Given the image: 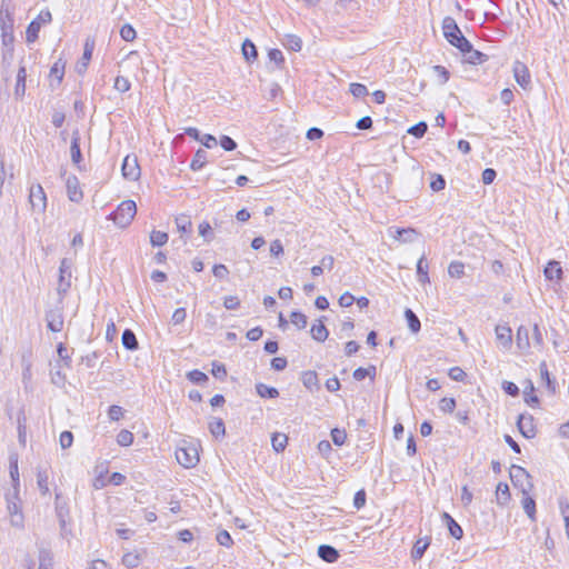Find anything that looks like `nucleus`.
Listing matches in <instances>:
<instances>
[{"label":"nucleus","instance_id":"53","mask_svg":"<svg viewBox=\"0 0 569 569\" xmlns=\"http://www.w3.org/2000/svg\"><path fill=\"white\" fill-rule=\"evenodd\" d=\"M176 224H177V229L180 231V232H190L191 231V221L189 219V217L187 216H180V217H177L176 218Z\"/></svg>","mask_w":569,"mask_h":569},{"label":"nucleus","instance_id":"35","mask_svg":"<svg viewBox=\"0 0 569 569\" xmlns=\"http://www.w3.org/2000/svg\"><path fill=\"white\" fill-rule=\"evenodd\" d=\"M430 545V541L428 538L426 539H418L412 548V551H411V557L417 560V559H421L425 551L427 550V548L429 547Z\"/></svg>","mask_w":569,"mask_h":569},{"label":"nucleus","instance_id":"23","mask_svg":"<svg viewBox=\"0 0 569 569\" xmlns=\"http://www.w3.org/2000/svg\"><path fill=\"white\" fill-rule=\"evenodd\" d=\"M93 52V42H89L88 40L84 43L83 54L81 61L77 64L78 73H83L87 70L89 61L91 60Z\"/></svg>","mask_w":569,"mask_h":569},{"label":"nucleus","instance_id":"48","mask_svg":"<svg viewBox=\"0 0 569 569\" xmlns=\"http://www.w3.org/2000/svg\"><path fill=\"white\" fill-rule=\"evenodd\" d=\"M133 438L131 431L123 429L117 435V443L122 447H128L133 442Z\"/></svg>","mask_w":569,"mask_h":569},{"label":"nucleus","instance_id":"10","mask_svg":"<svg viewBox=\"0 0 569 569\" xmlns=\"http://www.w3.org/2000/svg\"><path fill=\"white\" fill-rule=\"evenodd\" d=\"M512 71L516 82L521 88L527 89L531 82V77L528 67L523 62L517 60L513 63Z\"/></svg>","mask_w":569,"mask_h":569},{"label":"nucleus","instance_id":"24","mask_svg":"<svg viewBox=\"0 0 569 569\" xmlns=\"http://www.w3.org/2000/svg\"><path fill=\"white\" fill-rule=\"evenodd\" d=\"M301 381L303 386L310 391L319 390V379L315 371H305L301 377Z\"/></svg>","mask_w":569,"mask_h":569},{"label":"nucleus","instance_id":"19","mask_svg":"<svg viewBox=\"0 0 569 569\" xmlns=\"http://www.w3.org/2000/svg\"><path fill=\"white\" fill-rule=\"evenodd\" d=\"M543 272L545 277L550 281H560L563 273L560 262L556 260L549 261Z\"/></svg>","mask_w":569,"mask_h":569},{"label":"nucleus","instance_id":"51","mask_svg":"<svg viewBox=\"0 0 569 569\" xmlns=\"http://www.w3.org/2000/svg\"><path fill=\"white\" fill-rule=\"evenodd\" d=\"M456 408V400L453 398L445 397L439 401V409L445 413H452Z\"/></svg>","mask_w":569,"mask_h":569},{"label":"nucleus","instance_id":"44","mask_svg":"<svg viewBox=\"0 0 569 569\" xmlns=\"http://www.w3.org/2000/svg\"><path fill=\"white\" fill-rule=\"evenodd\" d=\"M209 430L211 435L216 438L223 436L226 433V428L222 419L217 418L209 423Z\"/></svg>","mask_w":569,"mask_h":569},{"label":"nucleus","instance_id":"32","mask_svg":"<svg viewBox=\"0 0 569 569\" xmlns=\"http://www.w3.org/2000/svg\"><path fill=\"white\" fill-rule=\"evenodd\" d=\"M122 345L128 350H137L139 347L134 332L130 329H126L122 333Z\"/></svg>","mask_w":569,"mask_h":569},{"label":"nucleus","instance_id":"31","mask_svg":"<svg viewBox=\"0 0 569 569\" xmlns=\"http://www.w3.org/2000/svg\"><path fill=\"white\" fill-rule=\"evenodd\" d=\"M64 76V63L61 60H58L53 63L50 69V81L51 86H53L52 81L56 80L57 84H60Z\"/></svg>","mask_w":569,"mask_h":569},{"label":"nucleus","instance_id":"21","mask_svg":"<svg viewBox=\"0 0 569 569\" xmlns=\"http://www.w3.org/2000/svg\"><path fill=\"white\" fill-rule=\"evenodd\" d=\"M318 556L326 562H336L339 558V552L336 548L329 545H321L318 548Z\"/></svg>","mask_w":569,"mask_h":569},{"label":"nucleus","instance_id":"17","mask_svg":"<svg viewBox=\"0 0 569 569\" xmlns=\"http://www.w3.org/2000/svg\"><path fill=\"white\" fill-rule=\"evenodd\" d=\"M80 132L79 130H74L72 132L71 138V146H70V153H71V160L73 164H76L79 169H81V161H82V153L80 149Z\"/></svg>","mask_w":569,"mask_h":569},{"label":"nucleus","instance_id":"50","mask_svg":"<svg viewBox=\"0 0 569 569\" xmlns=\"http://www.w3.org/2000/svg\"><path fill=\"white\" fill-rule=\"evenodd\" d=\"M120 37L124 40V41H133L137 37V32L134 30V28L129 24V23H126L121 27L120 29Z\"/></svg>","mask_w":569,"mask_h":569},{"label":"nucleus","instance_id":"56","mask_svg":"<svg viewBox=\"0 0 569 569\" xmlns=\"http://www.w3.org/2000/svg\"><path fill=\"white\" fill-rule=\"evenodd\" d=\"M428 126L426 122H419L411 128H409L408 133L415 136L416 138H422L427 132Z\"/></svg>","mask_w":569,"mask_h":569},{"label":"nucleus","instance_id":"46","mask_svg":"<svg viewBox=\"0 0 569 569\" xmlns=\"http://www.w3.org/2000/svg\"><path fill=\"white\" fill-rule=\"evenodd\" d=\"M290 321L298 329H305L307 327L308 320L306 315L299 311H293L290 315Z\"/></svg>","mask_w":569,"mask_h":569},{"label":"nucleus","instance_id":"16","mask_svg":"<svg viewBox=\"0 0 569 569\" xmlns=\"http://www.w3.org/2000/svg\"><path fill=\"white\" fill-rule=\"evenodd\" d=\"M13 23L14 21H0L2 44L10 51L14 42Z\"/></svg>","mask_w":569,"mask_h":569},{"label":"nucleus","instance_id":"54","mask_svg":"<svg viewBox=\"0 0 569 569\" xmlns=\"http://www.w3.org/2000/svg\"><path fill=\"white\" fill-rule=\"evenodd\" d=\"M349 90L351 94L356 98H362L368 94V89L362 83H351Z\"/></svg>","mask_w":569,"mask_h":569},{"label":"nucleus","instance_id":"3","mask_svg":"<svg viewBox=\"0 0 569 569\" xmlns=\"http://www.w3.org/2000/svg\"><path fill=\"white\" fill-rule=\"evenodd\" d=\"M137 213V204L133 200L122 201L118 208L108 216V219L121 228L128 227Z\"/></svg>","mask_w":569,"mask_h":569},{"label":"nucleus","instance_id":"63","mask_svg":"<svg viewBox=\"0 0 569 569\" xmlns=\"http://www.w3.org/2000/svg\"><path fill=\"white\" fill-rule=\"evenodd\" d=\"M187 311L184 308H178L174 310L171 321L173 325H180L186 320Z\"/></svg>","mask_w":569,"mask_h":569},{"label":"nucleus","instance_id":"36","mask_svg":"<svg viewBox=\"0 0 569 569\" xmlns=\"http://www.w3.org/2000/svg\"><path fill=\"white\" fill-rule=\"evenodd\" d=\"M256 390L261 398H277L279 396L278 389L269 387L264 383L256 385Z\"/></svg>","mask_w":569,"mask_h":569},{"label":"nucleus","instance_id":"13","mask_svg":"<svg viewBox=\"0 0 569 569\" xmlns=\"http://www.w3.org/2000/svg\"><path fill=\"white\" fill-rule=\"evenodd\" d=\"M518 429L520 433L527 438L531 439L536 437L537 430L535 426V420L532 416L520 415L517 421Z\"/></svg>","mask_w":569,"mask_h":569},{"label":"nucleus","instance_id":"41","mask_svg":"<svg viewBox=\"0 0 569 569\" xmlns=\"http://www.w3.org/2000/svg\"><path fill=\"white\" fill-rule=\"evenodd\" d=\"M41 27L38 21H31L26 31V41L32 43L38 39Z\"/></svg>","mask_w":569,"mask_h":569},{"label":"nucleus","instance_id":"60","mask_svg":"<svg viewBox=\"0 0 569 569\" xmlns=\"http://www.w3.org/2000/svg\"><path fill=\"white\" fill-rule=\"evenodd\" d=\"M60 446L62 449H68L72 446L73 442V435L70 431H63L60 435Z\"/></svg>","mask_w":569,"mask_h":569},{"label":"nucleus","instance_id":"9","mask_svg":"<svg viewBox=\"0 0 569 569\" xmlns=\"http://www.w3.org/2000/svg\"><path fill=\"white\" fill-rule=\"evenodd\" d=\"M390 236L400 243H411L418 239L419 232L413 228H389Z\"/></svg>","mask_w":569,"mask_h":569},{"label":"nucleus","instance_id":"12","mask_svg":"<svg viewBox=\"0 0 569 569\" xmlns=\"http://www.w3.org/2000/svg\"><path fill=\"white\" fill-rule=\"evenodd\" d=\"M67 194L70 201L79 203L83 199L79 179L71 174L66 179Z\"/></svg>","mask_w":569,"mask_h":569},{"label":"nucleus","instance_id":"11","mask_svg":"<svg viewBox=\"0 0 569 569\" xmlns=\"http://www.w3.org/2000/svg\"><path fill=\"white\" fill-rule=\"evenodd\" d=\"M48 329L52 332H60L63 329V315L61 308L50 309L46 313Z\"/></svg>","mask_w":569,"mask_h":569},{"label":"nucleus","instance_id":"58","mask_svg":"<svg viewBox=\"0 0 569 569\" xmlns=\"http://www.w3.org/2000/svg\"><path fill=\"white\" fill-rule=\"evenodd\" d=\"M140 562V559L138 557V555H134V553H126L123 557H122V563L127 567V568H136L138 567Z\"/></svg>","mask_w":569,"mask_h":569},{"label":"nucleus","instance_id":"52","mask_svg":"<svg viewBox=\"0 0 569 569\" xmlns=\"http://www.w3.org/2000/svg\"><path fill=\"white\" fill-rule=\"evenodd\" d=\"M187 377L191 382L196 385L204 383L208 380V376L204 372L197 369L188 372Z\"/></svg>","mask_w":569,"mask_h":569},{"label":"nucleus","instance_id":"26","mask_svg":"<svg viewBox=\"0 0 569 569\" xmlns=\"http://www.w3.org/2000/svg\"><path fill=\"white\" fill-rule=\"evenodd\" d=\"M310 332L312 338L319 342H323L329 336V331L323 325L322 319H319L317 323L312 325Z\"/></svg>","mask_w":569,"mask_h":569},{"label":"nucleus","instance_id":"22","mask_svg":"<svg viewBox=\"0 0 569 569\" xmlns=\"http://www.w3.org/2000/svg\"><path fill=\"white\" fill-rule=\"evenodd\" d=\"M37 486L42 496L50 493L49 489V473L47 469L38 468L37 471Z\"/></svg>","mask_w":569,"mask_h":569},{"label":"nucleus","instance_id":"33","mask_svg":"<svg viewBox=\"0 0 569 569\" xmlns=\"http://www.w3.org/2000/svg\"><path fill=\"white\" fill-rule=\"evenodd\" d=\"M442 517L447 522L450 535L456 539H460L463 535L462 528L455 521V519L449 513L445 512Z\"/></svg>","mask_w":569,"mask_h":569},{"label":"nucleus","instance_id":"2","mask_svg":"<svg viewBox=\"0 0 569 569\" xmlns=\"http://www.w3.org/2000/svg\"><path fill=\"white\" fill-rule=\"evenodd\" d=\"M7 511L10 525L17 529H23L24 515L22 512V502L19 497V490H13L12 495L7 496Z\"/></svg>","mask_w":569,"mask_h":569},{"label":"nucleus","instance_id":"1","mask_svg":"<svg viewBox=\"0 0 569 569\" xmlns=\"http://www.w3.org/2000/svg\"><path fill=\"white\" fill-rule=\"evenodd\" d=\"M442 30L445 38L459 50L463 48L469 49V40L462 34L455 19L446 17L442 21Z\"/></svg>","mask_w":569,"mask_h":569},{"label":"nucleus","instance_id":"47","mask_svg":"<svg viewBox=\"0 0 569 569\" xmlns=\"http://www.w3.org/2000/svg\"><path fill=\"white\" fill-rule=\"evenodd\" d=\"M113 88L120 92V93H124L127 91L130 90L131 88V82L129 81L128 78L126 77H122V76H117L116 79H114V84H113Z\"/></svg>","mask_w":569,"mask_h":569},{"label":"nucleus","instance_id":"18","mask_svg":"<svg viewBox=\"0 0 569 569\" xmlns=\"http://www.w3.org/2000/svg\"><path fill=\"white\" fill-rule=\"evenodd\" d=\"M460 51L466 56V60L471 64H480L488 60V56L479 50L473 49L470 42L469 49L462 47Z\"/></svg>","mask_w":569,"mask_h":569},{"label":"nucleus","instance_id":"39","mask_svg":"<svg viewBox=\"0 0 569 569\" xmlns=\"http://www.w3.org/2000/svg\"><path fill=\"white\" fill-rule=\"evenodd\" d=\"M405 317L407 319L408 327L410 328V330L415 333L418 332L420 330L421 325L416 313L411 309H406Z\"/></svg>","mask_w":569,"mask_h":569},{"label":"nucleus","instance_id":"15","mask_svg":"<svg viewBox=\"0 0 569 569\" xmlns=\"http://www.w3.org/2000/svg\"><path fill=\"white\" fill-rule=\"evenodd\" d=\"M27 69L24 66H20L17 72L16 77V84H14V98L16 100H22V98L26 94V80H27Z\"/></svg>","mask_w":569,"mask_h":569},{"label":"nucleus","instance_id":"45","mask_svg":"<svg viewBox=\"0 0 569 569\" xmlns=\"http://www.w3.org/2000/svg\"><path fill=\"white\" fill-rule=\"evenodd\" d=\"M541 379L546 381L547 388L553 393L556 391V381L550 378L546 362L540 363Z\"/></svg>","mask_w":569,"mask_h":569},{"label":"nucleus","instance_id":"34","mask_svg":"<svg viewBox=\"0 0 569 569\" xmlns=\"http://www.w3.org/2000/svg\"><path fill=\"white\" fill-rule=\"evenodd\" d=\"M242 54L248 62H253L258 58L257 48L249 39L242 43Z\"/></svg>","mask_w":569,"mask_h":569},{"label":"nucleus","instance_id":"64","mask_svg":"<svg viewBox=\"0 0 569 569\" xmlns=\"http://www.w3.org/2000/svg\"><path fill=\"white\" fill-rule=\"evenodd\" d=\"M213 276L218 279H227L229 270L224 264H214L212 269Z\"/></svg>","mask_w":569,"mask_h":569},{"label":"nucleus","instance_id":"40","mask_svg":"<svg viewBox=\"0 0 569 569\" xmlns=\"http://www.w3.org/2000/svg\"><path fill=\"white\" fill-rule=\"evenodd\" d=\"M168 233L159 230H153L150 234V242L153 247H161L168 242Z\"/></svg>","mask_w":569,"mask_h":569},{"label":"nucleus","instance_id":"62","mask_svg":"<svg viewBox=\"0 0 569 569\" xmlns=\"http://www.w3.org/2000/svg\"><path fill=\"white\" fill-rule=\"evenodd\" d=\"M448 375L453 381H463L467 376L460 367L451 368Z\"/></svg>","mask_w":569,"mask_h":569},{"label":"nucleus","instance_id":"27","mask_svg":"<svg viewBox=\"0 0 569 569\" xmlns=\"http://www.w3.org/2000/svg\"><path fill=\"white\" fill-rule=\"evenodd\" d=\"M14 4L12 0H1L0 21H14Z\"/></svg>","mask_w":569,"mask_h":569},{"label":"nucleus","instance_id":"14","mask_svg":"<svg viewBox=\"0 0 569 569\" xmlns=\"http://www.w3.org/2000/svg\"><path fill=\"white\" fill-rule=\"evenodd\" d=\"M496 338L498 343L503 349H509L512 343V331L511 328L507 325H498L495 329Z\"/></svg>","mask_w":569,"mask_h":569},{"label":"nucleus","instance_id":"29","mask_svg":"<svg viewBox=\"0 0 569 569\" xmlns=\"http://www.w3.org/2000/svg\"><path fill=\"white\" fill-rule=\"evenodd\" d=\"M428 269H429V266H428V262L426 260V257L422 256L419 260H418V263H417V277H418V281L422 284H426L430 281L429 279V274H428Z\"/></svg>","mask_w":569,"mask_h":569},{"label":"nucleus","instance_id":"37","mask_svg":"<svg viewBox=\"0 0 569 569\" xmlns=\"http://www.w3.org/2000/svg\"><path fill=\"white\" fill-rule=\"evenodd\" d=\"M207 163V152L202 149H199L192 161H191V169L197 171V170H200L204 167V164Z\"/></svg>","mask_w":569,"mask_h":569},{"label":"nucleus","instance_id":"20","mask_svg":"<svg viewBox=\"0 0 569 569\" xmlns=\"http://www.w3.org/2000/svg\"><path fill=\"white\" fill-rule=\"evenodd\" d=\"M39 567L38 569H53V556L50 549L40 546L39 547Z\"/></svg>","mask_w":569,"mask_h":569},{"label":"nucleus","instance_id":"25","mask_svg":"<svg viewBox=\"0 0 569 569\" xmlns=\"http://www.w3.org/2000/svg\"><path fill=\"white\" fill-rule=\"evenodd\" d=\"M516 342L517 347L522 351L528 350L530 348L529 329L527 327L520 326L518 328Z\"/></svg>","mask_w":569,"mask_h":569},{"label":"nucleus","instance_id":"61","mask_svg":"<svg viewBox=\"0 0 569 569\" xmlns=\"http://www.w3.org/2000/svg\"><path fill=\"white\" fill-rule=\"evenodd\" d=\"M219 143L226 151H232L237 148L236 141L229 136H222Z\"/></svg>","mask_w":569,"mask_h":569},{"label":"nucleus","instance_id":"49","mask_svg":"<svg viewBox=\"0 0 569 569\" xmlns=\"http://www.w3.org/2000/svg\"><path fill=\"white\" fill-rule=\"evenodd\" d=\"M430 188L435 192H439L446 188V180L441 174L432 173L431 174V181H430Z\"/></svg>","mask_w":569,"mask_h":569},{"label":"nucleus","instance_id":"8","mask_svg":"<svg viewBox=\"0 0 569 569\" xmlns=\"http://www.w3.org/2000/svg\"><path fill=\"white\" fill-rule=\"evenodd\" d=\"M29 201L32 209L44 212L47 208V196L40 184H33L30 188Z\"/></svg>","mask_w":569,"mask_h":569},{"label":"nucleus","instance_id":"55","mask_svg":"<svg viewBox=\"0 0 569 569\" xmlns=\"http://www.w3.org/2000/svg\"><path fill=\"white\" fill-rule=\"evenodd\" d=\"M331 438L336 446H342L346 442L347 433L345 430L335 428L331 431Z\"/></svg>","mask_w":569,"mask_h":569},{"label":"nucleus","instance_id":"38","mask_svg":"<svg viewBox=\"0 0 569 569\" xmlns=\"http://www.w3.org/2000/svg\"><path fill=\"white\" fill-rule=\"evenodd\" d=\"M521 502H522V507H523L525 512L528 515V517L531 520H535V515H536V502H535V500L529 496V493H527V495H523Z\"/></svg>","mask_w":569,"mask_h":569},{"label":"nucleus","instance_id":"5","mask_svg":"<svg viewBox=\"0 0 569 569\" xmlns=\"http://www.w3.org/2000/svg\"><path fill=\"white\" fill-rule=\"evenodd\" d=\"M510 479L515 487L520 488L522 495L530 493L533 488L531 476L525 468L520 466L513 465L510 468Z\"/></svg>","mask_w":569,"mask_h":569},{"label":"nucleus","instance_id":"30","mask_svg":"<svg viewBox=\"0 0 569 569\" xmlns=\"http://www.w3.org/2000/svg\"><path fill=\"white\" fill-rule=\"evenodd\" d=\"M496 497H497V502L501 506H505L510 501L511 495H510L509 487L507 483H505V482L498 483L497 490H496Z\"/></svg>","mask_w":569,"mask_h":569},{"label":"nucleus","instance_id":"43","mask_svg":"<svg viewBox=\"0 0 569 569\" xmlns=\"http://www.w3.org/2000/svg\"><path fill=\"white\" fill-rule=\"evenodd\" d=\"M288 438L284 433H273L271 438L272 448L277 451H283L287 446Z\"/></svg>","mask_w":569,"mask_h":569},{"label":"nucleus","instance_id":"28","mask_svg":"<svg viewBox=\"0 0 569 569\" xmlns=\"http://www.w3.org/2000/svg\"><path fill=\"white\" fill-rule=\"evenodd\" d=\"M282 44L291 51L299 52L302 49V40L296 34H284Z\"/></svg>","mask_w":569,"mask_h":569},{"label":"nucleus","instance_id":"42","mask_svg":"<svg viewBox=\"0 0 569 569\" xmlns=\"http://www.w3.org/2000/svg\"><path fill=\"white\" fill-rule=\"evenodd\" d=\"M448 273L452 278H462L465 276V264L461 261H452L448 267Z\"/></svg>","mask_w":569,"mask_h":569},{"label":"nucleus","instance_id":"7","mask_svg":"<svg viewBox=\"0 0 569 569\" xmlns=\"http://www.w3.org/2000/svg\"><path fill=\"white\" fill-rule=\"evenodd\" d=\"M122 177L129 181H137L141 176L138 158L134 154L124 157L121 166Z\"/></svg>","mask_w":569,"mask_h":569},{"label":"nucleus","instance_id":"59","mask_svg":"<svg viewBox=\"0 0 569 569\" xmlns=\"http://www.w3.org/2000/svg\"><path fill=\"white\" fill-rule=\"evenodd\" d=\"M108 417L112 421H118L123 417V409L120 406H110L108 410Z\"/></svg>","mask_w":569,"mask_h":569},{"label":"nucleus","instance_id":"57","mask_svg":"<svg viewBox=\"0 0 569 569\" xmlns=\"http://www.w3.org/2000/svg\"><path fill=\"white\" fill-rule=\"evenodd\" d=\"M216 539H217L218 543L223 547H230L233 543V540L227 530L219 531L217 533Z\"/></svg>","mask_w":569,"mask_h":569},{"label":"nucleus","instance_id":"4","mask_svg":"<svg viewBox=\"0 0 569 569\" xmlns=\"http://www.w3.org/2000/svg\"><path fill=\"white\" fill-rule=\"evenodd\" d=\"M72 267H73V262L71 259L63 258L60 261L59 277H58V284H57V292L60 297V300H62L64 298V296L68 293V291L71 288Z\"/></svg>","mask_w":569,"mask_h":569},{"label":"nucleus","instance_id":"6","mask_svg":"<svg viewBox=\"0 0 569 569\" xmlns=\"http://www.w3.org/2000/svg\"><path fill=\"white\" fill-rule=\"evenodd\" d=\"M176 459L182 467L192 468L199 462L198 449L194 446L178 448Z\"/></svg>","mask_w":569,"mask_h":569}]
</instances>
